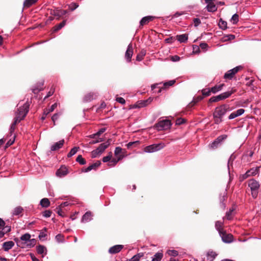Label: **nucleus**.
Returning <instances> with one entry per match:
<instances>
[{
    "instance_id": "63",
    "label": "nucleus",
    "mask_w": 261,
    "mask_h": 261,
    "mask_svg": "<svg viewBox=\"0 0 261 261\" xmlns=\"http://www.w3.org/2000/svg\"><path fill=\"white\" fill-rule=\"evenodd\" d=\"M5 226V222L3 219L0 218V229H3Z\"/></svg>"
},
{
    "instance_id": "50",
    "label": "nucleus",
    "mask_w": 261,
    "mask_h": 261,
    "mask_svg": "<svg viewBox=\"0 0 261 261\" xmlns=\"http://www.w3.org/2000/svg\"><path fill=\"white\" fill-rule=\"evenodd\" d=\"M62 208H61V207L58 206L56 208L57 212L59 216H62V217H64L65 214H64V212L62 211Z\"/></svg>"
},
{
    "instance_id": "23",
    "label": "nucleus",
    "mask_w": 261,
    "mask_h": 261,
    "mask_svg": "<svg viewBox=\"0 0 261 261\" xmlns=\"http://www.w3.org/2000/svg\"><path fill=\"white\" fill-rule=\"evenodd\" d=\"M235 92V90L232 89L230 91L223 92L220 94H219L221 99L224 100L227 98H228L232 94H233Z\"/></svg>"
},
{
    "instance_id": "62",
    "label": "nucleus",
    "mask_w": 261,
    "mask_h": 261,
    "mask_svg": "<svg viewBox=\"0 0 261 261\" xmlns=\"http://www.w3.org/2000/svg\"><path fill=\"white\" fill-rule=\"evenodd\" d=\"M79 5L75 3L71 4L70 6V9L73 11L78 7Z\"/></svg>"
},
{
    "instance_id": "4",
    "label": "nucleus",
    "mask_w": 261,
    "mask_h": 261,
    "mask_svg": "<svg viewBox=\"0 0 261 261\" xmlns=\"http://www.w3.org/2000/svg\"><path fill=\"white\" fill-rule=\"evenodd\" d=\"M248 186L251 189L253 197L255 198L257 196L258 190L260 186L259 182L254 179H251L248 181Z\"/></svg>"
},
{
    "instance_id": "47",
    "label": "nucleus",
    "mask_w": 261,
    "mask_h": 261,
    "mask_svg": "<svg viewBox=\"0 0 261 261\" xmlns=\"http://www.w3.org/2000/svg\"><path fill=\"white\" fill-rule=\"evenodd\" d=\"M112 157V153L111 152H110L109 154L106 156H104L102 158V161L104 163H107L109 161H110L111 160V158Z\"/></svg>"
},
{
    "instance_id": "15",
    "label": "nucleus",
    "mask_w": 261,
    "mask_h": 261,
    "mask_svg": "<svg viewBox=\"0 0 261 261\" xmlns=\"http://www.w3.org/2000/svg\"><path fill=\"white\" fill-rule=\"evenodd\" d=\"M68 173L67 168L65 166H62L56 172V175L59 177H63Z\"/></svg>"
},
{
    "instance_id": "44",
    "label": "nucleus",
    "mask_w": 261,
    "mask_h": 261,
    "mask_svg": "<svg viewBox=\"0 0 261 261\" xmlns=\"http://www.w3.org/2000/svg\"><path fill=\"white\" fill-rule=\"evenodd\" d=\"M23 209L20 206H17L15 207L13 211V215H19L22 211Z\"/></svg>"
},
{
    "instance_id": "48",
    "label": "nucleus",
    "mask_w": 261,
    "mask_h": 261,
    "mask_svg": "<svg viewBox=\"0 0 261 261\" xmlns=\"http://www.w3.org/2000/svg\"><path fill=\"white\" fill-rule=\"evenodd\" d=\"M202 95L205 96H208L210 95L211 93H212V91H211L210 89H203L202 90Z\"/></svg>"
},
{
    "instance_id": "52",
    "label": "nucleus",
    "mask_w": 261,
    "mask_h": 261,
    "mask_svg": "<svg viewBox=\"0 0 261 261\" xmlns=\"http://www.w3.org/2000/svg\"><path fill=\"white\" fill-rule=\"evenodd\" d=\"M145 55V51H142L141 55H138L136 58V59L137 61H141L143 57Z\"/></svg>"
},
{
    "instance_id": "43",
    "label": "nucleus",
    "mask_w": 261,
    "mask_h": 261,
    "mask_svg": "<svg viewBox=\"0 0 261 261\" xmlns=\"http://www.w3.org/2000/svg\"><path fill=\"white\" fill-rule=\"evenodd\" d=\"M230 21L233 24H237L239 21V15L237 14H234L232 15Z\"/></svg>"
},
{
    "instance_id": "28",
    "label": "nucleus",
    "mask_w": 261,
    "mask_h": 261,
    "mask_svg": "<svg viewBox=\"0 0 261 261\" xmlns=\"http://www.w3.org/2000/svg\"><path fill=\"white\" fill-rule=\"evenodd\" d=\"M163 257V253L162 252H158L156 253L152 257L151 261H161Z\"/></svg>"
},
{
    "instance_id": "54",
    "label": "nucleus",
    "mask_w": 261,
    "mask_h": 261,
    "mask_svg": "<svg viewBox=\"0 0 261 261\" xmlns=\"http://www.w3.org/2000/svg\"><path fill=\"white\" fill-rule=\"evenodd\" d=\"M175 83V80H171V81H169L167 82H165L164 84V86L166 87H169V86H172L174 83Z\"/></svg>"
},
{
    "instance_id": "49",
    "label": "nucleus",
    "mask_w": 261,
    "mask_h": 261,
    "mask_svg": "<svg viewBox=\"0 0 261 261\" xmlns=\"http://www.w3.org/2000/svg\"><path fill=\"white\" fill-rule=\"evenodd\" d=\"M167 253L169 255L172 256H176L178 254V251L175 250H168Z\"/></svg>"
},
{
    "instance_id": "30",
    "label": "nucleus",
    "mask_w": 261,
    "mask_h": 261,
    "mask_svg": "<svg viewBox=\"0 0 261 261\" xmlns=\"http://www.w3.org/2000/svg\"><path fill=\"white\" fill-rule=\"evenodd\" d=\"M37 252L38 254H41L42 256L43 257L46 253V250L44 246L39 245L37 247Z\"/></svg>"
},
{
    "instance_id": "17",
    "label": "nucleus",
    "mask_w": 261,
    "mask_h": 261,
    "mask_svg": "<svg viewBox=\"0 0 261 261\" xmlns=\"http://www.w3.org/2000/svg\"><path fill=\"white\" fill-rule=\"evenodd\" d=\"M100 164H101L100 161H97L95 163L89 166L86 168L83 169L82 171L84 172H88L93 169L95 170L97 167H98L100 165Z\"/></svg>"
},
{
    "instance_id": "37",
    "label": "nucleus",
    "mask_w": 261,
    "mask_h": 261,
    "mask_svg": "<svg viewBox=\"0 0 261 261\" xmlns=\"http://www.w3.org/2000/svg\"><path fill=\"white\" fill-rule=\"evenodd\" d=\"M57 103H55L49 109H46L44 111V115L47 116L49 113L52 112L57 108Z\"/></svg>"
},
{
    "instance_id": "59",
    "label": "nucleus",
    "mask_w": 261,
    "mask_h": 261,
    "mask_svg": "<svg viewBox=\"0 0 261 261\" xmlns=\"http://www.w3.org/2000/svg\"><path fill=\"white\" fill-rule=\"evenodd\" d=\"M59 115L57 113L55 114L51 117L52 121L54 122V125H55V121L58 119Z\"/></svg>"
},
{
    "instance_id": "55",
    "label": "nucleus",
    "mask_w": 261,
    "mask_h": 261,
    "mask_svg": "<svg viewBox=\"0 0 261 261\" xmlns=\"http://www.w3.org/2000/svg\"><path fill=\"white\" fill-rule=\"evenodd\" d=\"M55 92V89L53 87H51L50 89V90L48 91V92L47 94V95L44 97V99H46L50 96H51Z\"/></svg>"
},
{
    "instance_id": "39",
    "label": "nucleus",
    "mask_w": 261,
    "mask_h": 261,
    "mask_svg": "<svg viewBox=\"0 0 261 261\" xmlns=\"http://www.w3.org/2000/svg\"><path fill=\"white\" fill-rule=\"evenodd\" d=\"M79 149H80V148L79 147H74L73 148H72L71 149V150L70 151V152L68 153L67 157L70 158V157L72 156L73 155H74L77 152V151H78V150Z\"/></svg>"
},
{
    "instance_id": "35",
    "label": "nucleus",
    "mask_w": 261,
    "mask_h": 261,
    "mask_svg": "<svg viewBox=\"0 0 261 261\" xmlns=\"http://www.w3.org/2000/svg\"><path fill=\"white\" fill-rule=\"evenodd\" d=\"M216 252L213 251H208L207 253V259L209 261H213L217 256Z\"/></svg>"
},
{
    "instance_id": "9",
    "label": "nucleus",
    "mask_w": 261,
    "mask_h": 261,
    "mask_svg": "<svg viewBox=\"0 0 261 261\" xmlns=\"http://www.w3.org/2000/svg\"><path fill=\"white\" fill-rule=\"evenodd\" d=\"M222 240L225 243H230L233 241V236L230 233H227L225 231L219 234Z\"/></svg>"
},
{
    "instance_id": "18",
    "label": "nucleus",
    "mask_w": 261,
    "mask_h": 261,
    "mask_svg": "<svg viewBox=\"0 0 261 261\" xmlns=\"http://www.w3.org/2000/svg\"><path fill=\"white\" fill-rule=\"evenodd\" d=\"M205 3L207 4V9L209 12H215L217 10V7L216 5L212 2V0H204Z\"/></svg>"
},
{
    "instance_id": "27",
    "label": "nucleus",
    "mask_w": 261,
    "mask_h": 261,
    "mask_svg": "<svg viewBox=\"0 0 261 261\" xmlns=\"http://www.w3.org/2000/svg\"><path fill=\"white\" fill-rule=\"evenodd\" d=\"M96 94L93 93H89L85 95L84 97V101L85 102H89L93 100L95 97Z\"/></svg>"
},
{
    "instance_id": "29",
    "label": "nucleus",
    "mask_w": 261,
    "mask_h": 261,
    "mask_svg": "<svg viewBox=\"0 0 261 261\" xmlns=\"http://www.w3.org/2000/svg\"><path fill=\"white\" fill-rule=\"evenodd\" d=\"M224 86V84H222L219 85H216L214 87H213L211 88V91L212 93L215 94L218 92L222 90L223 87Z\"/></svg>"
},
{
    "instance_id": "6",
    "label": "nucleus",
    "mask_w": 261,
    "mask_h": 261,
    "mask_svg": "<svg viewBox=\"0 0 261 261\" xmlns=\"http://www.w3.org/2000/svg\"><path fill=\"white\" fill-rule=\"evenodd\" d=\"M20 240L27 244V246L30 247H33L36 244V240L34 239H31V235L26 233L20 237Z\"/></svg>"
},
{
    "instance_id": "34",
    "label": "nucleus",
    "mask_w": 261,
    "mask_h": 261,
    "mask_svg": "<svg viewBox=\"0 0 261 261\" xmlns=\"http://www.w3.org/2000/svg\"><path fill=\"white\" fill-rule=\"evenodd\" d=\"M223 225V222L221 221H218L216 222L215 227L217 230L219 232V234L220 233V232L224 231L222 228Z\"/></svg>"
},
{
    "instance_id": "61",
    "label": "nucleus",
    "mask_w": 261,
    "mask_h": 261,
    "mask_svg": "<svg viewBox=\"0 0 261 261\" xmlns=\"http://www.w3.org/2000/svg\"><path fill=\"white\" fill-rule=\"evenodd\" d=\"M180 57L178 56H174L171 57V60L173 62H177L179 61Z\"/></svg>"
},
{
    "instance_id": "45",
    "label": "nucleus",
    "mask_w": 261,
    "mask_h": 261,
    "mask_svg": "<svg viewBox=\"0 0 261 261\" xmlns=\"http://www.w3.org/2000/svg\"><path fill=\"white\" fill-rule=\"evenodd\" d=\"M219 26L222 30H225L227 28V22L222 19L219 22Z\"/></svg>"
},
{
    "instance_id": "25",
    "label": "nucleus",
    "mask_w": 261,
    "mask_h": 261,
    "mask_svg": "<svg viewBox=\"0 0 261 261\" xmlns=\"http://www.w3.org/2000/svg\"><path fill=\"white\" fill-rule=\"evenodd\" d=\"M11 230V227L6 226L0 230V239L3 238L5 234L9 233Z\"/></svg>"
},
{
    "instance_id": "1",
    "label": "nucleus",
    "mask_w": 261,
    "mask_h": 261,
    "mask_svg": "<svg viewBox=\"0 0 261 261\" xmlns=\"http://www.w3.org/2000/svg\"><path fill=\"white\" fill-rule=\"evenodd\" d=\"M232 109L228 105H222L215 108L213 113L215 123L218 124L222 122V118L227 112H230Z\"/></svg>"
},
{
    "instance_id": "57",
    "label": "nucleus",
    "mask_w": 261,
    "mask_h": 261,
    "mask_svg": "<svg viewBox=\"0 0 261 261\" xmlns=\"http://www.w3.org/2000/svg\"><path fill=\"white\" fill-rule=\"evenodd\" d=\"M193 22L195 27L198 26L201 23L200 20L198 18H194L193 20Z\"/></svg>"
},
{
    "instance_id": "60",
    "label": "nucleus",
    "mask_w": 261,
    "mask_h": 261,
    "mask_svg": "<svg viewBox=\"0 0 261 261\" xmlns=\"http://www.w3.org/2000/svg\"><path fill=\"white\" fill-rule=\"evenodd\" d=\"M106 130V128L105 127L101 128L97 133L96 135H97L98 136H100L101 134L104 133Z\"/></svg>"
},
{
    "instance_id": "41",
    "label": "nucleus",
    "mask_w": 261,
    "mask_h": 261,
    "mask_svg": "<svg viewBox=\"0 0 261 261\" xmlns=\"http://www.w3.org/2000/svg\"><path fill=\"white\" fill-rule=\"evenodd\" d=\"M65 24H66V20H63L62 22L60 23L58 25L55 26L54 28V31L57 32V31H59V30L62 29L63 27H64Z\"/></svg>"
},
{
    "instance_id": "19",
    "label": "nucleus",
    "mask_w": 261,
    "mask_h": 261,
    "mask_svg": "<svg viewBox=\"0 0 261 261\" xmlns=\"http://www.w3.org/2000/svg\"><path fill=\"white\" fill-rule=\"evenodd\" d=\"M123 248V246L121 245H116L111 247L109 250V252L111 254H115L119 252Z\"/></svg>"
},
{
    "instance_id": "42",
    "label": "nucleus",
    "mask_w": 261,
    "mask_h": 261,
    "mask_svg": "<svg viewBox=\"0 0 261 261\" xmlns=\"http://www.w3.org/2000/svg\"><path fill=\"white\" fill-rule=\"evenodd\" d=\"M77 162L81 165H85L86 163V160L82 157L81 155H79L76 159Z\"/></svg>"
},
{
    "instance_id": "20",
    "label": "nucleus",
    "mask_w": 261,
    "mask_h": 261,
    "mask_svg": "<svg viewBox=\"0 0 261 261\" xmlns=\"http://www.w3.org/2000/svg\"><path fill=\"white\" fill-rule=\"evenodd\" d=\"M14 243L12 241H9L3 244V248L4 251H8L14 246Z\"/></svg>"
},
{
    "instance_id": "7",
    "label": "nucleus",
    "mask_w": 261,
    "mask_h": 261,
    "mask_svg": "<svg viewBox=\"0 0 261 261\" xmlns=\"http://www.w3.org/2000/svg\"><path fill=\"white\" fill-rule=\"evenodd\" d=\"M171 123L169 120H163L159 121L156 124V127L159 130H166L170 128Z\"/></svg>"
},
{
    "instance_id": "10",
    "label": "nucleus",
    "mask_w": 261,
    "mask_h": 261,
    "mask_svg": "<svg viewBox=\"0 0 261 261\" xmlns=\"http://www.w3.org/2000/svg\"><path fill=\"white\" fill-rule=\"evenodd\" d=\"M153 99L151 97H149L146 100H142L138 101L135 105V108H143L147 106L148 104L151 103Z\"/></svg>"
},
{
    "instance_id": "8",
    "label": "nucleus",
    "mask_w": 261,
    "mask_h": 261,
    "mask_svg": "<svg viewBox=\"0 0 261 261\" xmlns=\"http://www.w3.org/2000/svg\"><path fill=\"white\" fill-rule=\"evenodd\" d=\"M242 69V66H238L234 68L228 70L224 75V78L225 79L231 80L233 76L241 69Z\"/></svg>"
},
{
    "instance_id": "46",
    "label": "nucleus",
    "mask_w": 261,
    "mask_h": 261,
    "mask_svg": "<svg viewBox=\"0 0 261 261\" xmlns=\"http://www.w3.org/2000/svg\"><path fill=\"white\" fill-rule=\"evenodd\" d=\"M221 100V97L219 95L213 96L209 99L210 102H215Z\"/></svg>"
},
{
    "instance_id": "2",
    "label": "nucleus",
    "mask_w": 261,
    "mask_h": 261,
    "mask_svg": "<svg viewBox=\"0 0 261 261\" xmlns=\"http://www.w3.org/2000/svg\"><path fill=\"white\" fill-rule=\"evenodd\" d=\"M110 144V143L109 141L100 144L96 149L91 152V157L96 158L100 155L108 147Z\"/></svg>"
},
{
    "instance_id": "3",
    "label": "nucleus",
    "mask_w": 261,
    "mask_h": 261,
    "mask_svg": "<svg viewBox=\"0 0 261 261\" xmlns=\"http://www.w3.org/2000/svg\"><path fill=\"white\" fill-rule=\"evenodd\" d=\"M29 105L28 103H24L22 106H20L16 113L15 117H19V120H22L29 112Z\"/></svg>"
},
{
    "instance_id": "24",
    "label": "nucleus",
    "mask_w": 261,
    "mask_h": 261,
    "mask_svg": "<svg viewBox=\"0 0 261 261\" xmlns=\"http://www.w3.org/2000/svg\"><path fill=\"white\" fill-rule=\"evenodd\" d=\"M125 151H123L122 149L120 147H116L114 151V154L116 156H122L123 158L125 156Z\"/></svg>"
},
{
    "instance_id": "5",
    "label": "nucleus",
    "mask_w": 261,
    "mask_h": 261,
    "mask_svg": "<svg viewBox=\"0 0 261 261\" xmlns=\"http://www.w3.org/2000/svg\"><path fill=\"white\" fill-rule=\"evenodd\" d=\"M164 146V144L162 143L153 144L146 146L144 149V151L146 153H152L161 150Z\"/></svg>"
},
{
    "instance_id": "31",
    "label": "nucleus",
    "mask_w": 261,
    "mask_h": 261,
    "mask_svg": "<svg viewBox=\"0 0 261 261\" xmlns=\"http://www.w3.org/2000/svg\"><path fill=\"white\" fill-rule=\"evenodd\" d=\"M122 159H123V157L121 155L119 156H118V157H117L115 159H113L112 160H111L110 162L108 164V166H111V167H114V166H115L117 164V163L119 161H120Z\"/></svg>"
},
{
    "instance_id": "51",
    "label": "nucleus",
    "mask_w": 261,
    "mask_h": 261,
    "mask_svg": "<svg viewBox=\"0 0 261 261\" xmlns=\"http://www.w3.org/2000/svg\"><path fill=\"white\" fill-rule=\"evenodd\" d=\"M56 240L58 243L63 242L64 241L63 236L61 234H58L56 236Z\"/></svg>"
},
{
    "instance_id": "36",
    "label": "nucleus",
    "mask_w": 261,
    "mask_h": 261,
    "mask_svg": "<svg viewBox=\"0 0 261 261\" xmlns=\"http://www.w3.org/2000/svg\"><path fill=\"white\" fill-rule=\"evenodd\" d=\"M37 1L38 0H25L23 2V6L25 8H29Z\"/></svg>"
},
{
    "instance_id": "21",
    "label": "nucleus",
    "mask_w": 261,
    "mask_h": 261,
    "mask_svg": "<svg viewBox=\"0 0 261 261\" xmlns=\"http://www.w3.org/2000/svg\"><path fill=\"white\" fill-rule=\"evenodd\" d=\"M154 17L151 16H148L144 17L141 19L140 21V25H144L147 24L149 22L152 21Z\"/></svg>"
},
{
    "instance_id": "58",
    "label": "nucleus",
    "mask_w": 261,
    "mask_h": 261,
    "mask_svg": "<svg viewBox=\"0 0 261 261\" xmlns=\"http://www.w3.org/2000/svg\"><path fill=\"white\" fill-rule=\"evenodd\" d=\"M116 100L117 102H118L119 103H121V104H125V99L121 97H117Z\"/></svg>"
},
{
    "instance_id": "22",
    "label": "nucleus",
    "mask_w": 261,
    "mask_h": 261,
    "mask_svg": "<svg viewBox=\"0 0 261 261\" xmlns=\"http://www.w3.org/2000/svg\"><path fill=\"white\" fill-rule=\"evenodd\" d=\"M92 214L90 212H86L83 216L82 222L84 223L88 222L92 219Z\"/></svg>"
},
{
    "instance_id": "14",
    "label": "nucleus",
    "mask_w": 261,
    "mask_h": 261,
    "mask_svg": "<svg viewBox=\"0 0 261 261\" xmlns=\"http://www.w3.org/2000/svg\"><path fill=\"white\" fill-rule=\"evenodd\" d=\"M245 112V110L243 109H240L237 110L236 111L233 112L231 113L228 116V119L231 120L233 119L236 117H238L240 116L243 115Z\"/></svg>"
},
{
    "instance_id": "13",
    "label": "nucleus",
    "mask_w": 261,
    "mask_h": 261,
    "mask_svg": "<svg viewBox=\"0 0 261 261\" xmlns=\"http://www.w3.org/2000/svg\"><path fill=\"white\" fill-rule=\"evenodd\" d=\"M64 140L62 139L58 142L54 143L50 146V150L54 151L59 150V149L62 147L64 144Z\"/></svg>"
},
{
    "instance_id": "11",
    "label": "nucleus",
    "mask_w": 261,
    "mask_h": 261,
    "mask_svg": "<svg viewBox=\"0 0 261 261\" xmlns=\"http://www.w3.org/2000/svg\"><path fill=\"white\" fill-rule=\"evenodd\" d=\"M66 13V11L60 10L58 9H51L50 10V14L51 15L57 16V19H59V18L62 15H65Z\"/></svg>"
},
{
    "instance_id": "40",
    "label": "nucleus",
    "mask_w": 261,
    "mask_h": 261,
    "mask_svg": "<svg viewBox=\"0 0 261 261\" xmlns=\"http://www.w3.org/2000/svg\"><path fill=\"white\" fill-rule=\"evenodd\" d=\"M202 99H203V96H197L196 97H194L193 98L192 101L190 103V105L192 106H193L195 105L196 103H197V102H198L199 101H200V100H201Z\"/></svg>"
},
{
    "instance_id": "64",
    "label": "nucleus",
    "mask_w": 261,
    "mask_h": 261,
    "mask_svg": "<svg viewBox=\"0 0 261 261\" xmlns=\"http://www.w3.org/2000/svg\"><path fill=\"white\" fill-rule=\"evenodd\" d=\"M184 122H185V120L184 119L180 118V119H178L176 120V124L180 125V124L184 123Z\"/></svg>"
},
{
    "instance_id": "56",
    "label": "nucleus",
    "mask_w": 261,
    "mask_h": 261,
    "mask_svg": "<svg viewBox=\"0 0 261 261\" xmlns=\"http://www.w3.org/2000/svg\"><path fill=\"white\" fill-rule=\"evenodd\" d=\"M139 144V141H134V142H130L127 144V147L128 148H129L133 145H138Z\"/></svg>"
},
{
    "instance_id": "12",
    "label": "nucleus",
    "mask_w": 261,
    "mask_h": 261,
    "mask_svg": "<svg viewBox=\"0 0 261 261\" xmlns=\"http://www.w3.org/2000/svg\"><path fill=\"white\" fill-rule=\"evenodd\" d=\"M133 54V46L132 44H129L127 46V50L125 54V57L127 62H130L131 61V58L132 57Z\"/></svg>"
},
{
    "instance_id": "26",
    "label": "nucleus",
    "mask_w": 261,
    "mask_h": 261,
    "mask_svg": "<svg viewBox=\"0 0 261 261\" xmlns=\"http://www.w3.org/2000/svg\"><path fill=\"white\" fill-rule=\"evenodd\" d=\"M19 117H15L14 122L12 123L11 125L10 128V134L11 135L13 134V133L14 132V130L15 129V126L20 121L19 120Z\"/></svg>"
},
{
    "instance_id": "32",
    "label": "nucleus",
    "mask_w": 261,
    "mask_h": 261,
    "mask_svg": "<svg viewBox=\"0 0 261 261\" xmlns=\"http://www.w3.org/2000/svg\"><path fill=\"white\" fill-rule=\"evenodd\" d=\"M40 204L43 207H48L50 205V201L48 198H44L40 200Z\"/></svg>"
},
{
    "instance_id": "16",
    "label": "nucleus",
    "mask_w": 261,
    "mask_h": 261,
    "mask_svg": "<svg viewBox=\"0 0 261 261\" xmlns=\"http://www.w3.org/2000/svg\"><path fill=\"white\" fill-rule=\"evenodd\" d=\"M226 137V136H221L218 137L216 140H215L210 145V147L212 149L217 148L218 145L220 143V142L222 141H223L224 139H225Z\"/></svg>"
},
{
    "instance_id": "33",
    "label": "nucleus",
    "mask_w": 261,
    "mask_h": 261,
    "mask_svg": "<svg viewBox=\"0 0 261 261\" xmlns=\"http://www.w3.org/2000/svg\"><path fill=\"white\" fill-rule=\"evenodd\" d=\"M177 40L181 43L185 42L187 41L188 39V36L187 34H182L179 35H177L176 36Z\"/></svg>"
},
{
    "instance_id": "38",
    "label": "nucleus",
    "mask_w": 261,
    "mask_h": 261,
    "mask_svg": "<svg viewBox=\"0 0 261 261\" xmlns=\"http://www.w3.org/2000/svg\"><path fill=\"white\" fill-rule=\"evenodd\" d=\"M143 253H138L133 256L131 258L128 260V261H139L141 257L143 256Z\"/></svg>"
},
{
    "instance_id": "53",
    "label": "nucleus",
    "mask_w": 261,
    "mask_h": 261,
    "mask_svg": "<svg viewBox=\"0 0 261 261\" xmlns=\"http://www.w3.org/2000/svg\"><path fill=\"white\" fill-rule=\"evenodd\" d=\"M51 211L46 210L43 213V216L45 218H49L51 216Z\"/></svg>"
}]
</instances>
